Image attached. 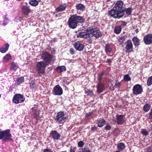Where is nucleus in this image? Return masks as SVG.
<instances>
[{
	"mask_svg": "<svg viewBox=\"0 0 152 152\" xmlns=\"http://www.w3.org/2000/svg\"><path fill=\"white\" fill-rule=\"evenodd\" d=\"M66 118L64 113L63 111H60L57 113L55 118V120L56 122L60 124L62 123V121H64Z\"/></svg>",
	"mask_w": 152,
	"mask_h": 152,
	"instance_id": "6",
	"label": "nucleus"
},
{
	"mask_svg": "<svg viewBox=\"0 0 152 152\" xmlns=\"http://www.w3.org/2000/svg\"><path fill=\"white\" fill-rule=\"evenodd\" d=\"M145 152H152V148L150 147H147Z\"/></svg>",
	"mask_w": 152,
	"mask_h": 152,
	"instance_id": "44",
	"label": "nucleus"
},
{
	"mask_svg": "<svg viewBox=\"0 0 152 152\" xmlns=\"http://www.w3.org/2000/svg\"><path fill=\"white\" fill-rule=\"evenodd\" d=\"M123 24L124 26H125L126 24V22H124L123 23Z\"/></svg>",
	"mask_w": 152,
	"mask_h": 152,
	"instance_id": "54",
	"label": "nucleus"
},
{
	"mask_svg": "<svg viewBox=\"0 0 152 152\" xmlns=\"http://www.w3.org/2000/svg\"><path fill=\"white\" fill-rule=\"evenodd\" d=\"M141 133L142 134L145 136L148 134V132L145 129H142Z\"/></svg>",
	"mask_w": 152,
	"mask_h": 152,
	"instance_id": "38",
	"label": "nucleus"
},
{
	"mask_svg": "<svg viewBox=\"0 0 152 152\" xmlns=\"http://www.w3.org/2000/svg\"><path fill=\"white\" fill-rule=\"evenodd\" d=\"M104 71H102L100 73L98 74L97 76V80L99 81H100L102 78L104 76Z\"/></svg>",
	"mask_w": 152,
	"mask_h": 152,
	"instance_id": "29",
	"label": "nucleus"
},
{
	"mask_svg": "<svg viewBox=\"0 0 152 152\" xmlns=\"http://www.w3.org/2000/svg\"><path fill=\"white\" fill-rule=\"evenodd\" d=\"M70 52L72 54H73L74 53V51L73 49L72 48H71L70 49Z\"/></svg>",
	"mask_w": 152,
	"mask_h": 152,
	"instance_id": "52",
	"label": "nucleus"
},
{
	"mask_svg": "<svg viewBox=\"0 0 152 152\" xmlns=\"http://www.w3.org/2000/svg\"><path fill=\"white\" fill-rule=\"evenodd\" d=\"M35 108H32V110L33 111L34 110H35Z\"/></svg>",
	"mask_w": 152,
	"mask_h": 152,
	"instance_id": "55",
	"label": "nucleus"
},
{
	"mask_svg": "<svg viewBox=\"0 0 152 152\" xmlns=\"http://www.w3.org/2000/svg\"><path fill=\"white\" fill-rule=\"evenodd\" d=\"M111 85H112V86H113V85L112 83L111 84Z\"/></svg>",
	"mask_w": 152,
	"mask_h": 152,
	"instance_id": "57",
	"label": "nucleus"
},
{
	"mask_svg": "<svg viewBox=\"0 0 152 152\" xmlns=\"http://www.w3.org/2000/svg\"><path fill=\"white\" fill-rule=\"evenodd\" d=\"M111 128V126L109 124H107L105 127V129L106 130H109Z\"/></svg>",
	"mask_w": 152,
	"mask_h": 152,
	"instance_id": "45",
	"label": "nucleus"
},
{
	"mask_svg": "<svg viewBox=\"0 0 152 152\" xmlns=\"http://www.w3.org/2000/svg\"><path fill=\"white\" fill-rule=\"evenodd\" d=\"M50 135L54 141L58 140L61 136V135L56 130L51 131L50 133Z\"/></svg>",
	"mask_w": 152,
	"mask_h": 152,
	"instance_id": "13",
	"label": "nucleus"
},
{
	"mask_svg": "<svg viewBox=\"0 0 152 152\" xmlns=\"http://www.w3.org/2000/svg\"><path fill=\"white\" fill-rule=\"evenodd\" d=\"M84 145V142L82 141H80L78 143V146L79 147H82Z\"/></svg>",
	"mask_w": 152,
	"mask_h": 152,
	"instance_id": "40",
	"label": "nucleus"
},
{
	"mask_svg": "<svg viewBox=\"0 0 152 152\" xmlns=\"http://www.w3.org/2000/svg\"><path fill=\"white\" fill-rule=\"evenodd\" d=\"M35 83H31L30 86L32 88H34L35 87Z\"/></svg>",
	"mask_w": 152,
	"mask_h": 152,
	"instance_id": "50",
	"label": "nucleus"
},
{
	"mask_svg": "<svg viewBox=\"0 0 152 152\" xmlns=\"http://www.w3.org/2000/svg\"><path fill=\"white\" fill-rule=\"evenodd\" d=\"M144 43L146 45H150L152 43V34H149L144 36L143 38Z\"/></svg>",
	"mask_w": 152,
	"mask_h": 152,
	"instance_id": "14",
	"label": "nucleus"
},
{
	"mask_svg": "<svg viewBox=\"0 0 152 152\" xmlns=\"http://www.w3.org/2000/svg\"><path fill=\"white\" fill-rule=\"evenodd\" d=\"M123 3L122 1H117L113 7L116 10H117L120 12H122L124 13L125 8L123 7Z\"/></svg>",
	"mask_w": 152,
	"mask_h": 152,
	"instance_id": "9",
	"label": "nucleus"
},
{
	"mask_svg": "<svg viewBox=\"0 0 152 152\" xmlns=\"http://www.w3.org/2000/svg\"><path fill=\"white\" fill-rule=\"evenodd\" d=\"M43 152H53L50 150L48 149H46L43 150Z\"/></svg>",
	"mask_w": 152,
	"mask_h": 152,
	"instance_id": "49",
	"label": "nucleus"
},
{
	"mask_svg": "<svg viewBox=\"0 0 152 152\" xmlns=\"http://www.w3.org/2000/svg\"><path fill=\"white\" fill-rule=\"evenodd\" d=\"M150 107V105L148 104H147L144 105L143 108L145 112H147L149 110Z\"/></svg>",
	"mask_w": 152,
	"mask_h": 152,
	"instance_id": "33",
	"label": "nucleus"
},
{
	"mask_svg": "<svg viewBox=\"0 0 152 152\" xmlns=\"http://www.w3.org/2000/svg\"><path fill=\"white\" fill-rule=\"evenodd\" d=\"M124 15V13L115 10L114 7L109 11L108 12V15L109 16L115 18H119L122 17Z\"/></svg>",
	"mask_w": 152,
	"mask_h": 152,
	"instance_id": "3",
	"label": "nucleus"
},
{
	"mask_svg": "<svg viewBox=\"0 0 152 152\" xmlns=\"http://www.w3.org/2000/svg\"><path fill=\"white\" fill-rule=\"evenodd\" d=\"M56 70L58 72H62L66 70V67L64 66H58L56 68Z\"/></svg>",
	"mask_w": 152,
	"mask_h": 152,
	"instance_id": "24",
	"label": "nucleus"
},
{
	"mask_svg": "<svg viewBox=\"0 0 152 152\" xmlns=\"http://www.w3.org/2000/svg\"><path fill=\"white\" fill-rule=\"evenodd\" d=\"M148 86H149L152 84V76L150 77L148 79L147 82Z\"/></svg>",
	"mask_w": 152,
	"mask_h": 152,
	"instance_id": "37",
	"label": "nucleus"
},
{
	"mask_svg": "<svg viewBox=\"0 0 152 152\" xmlns=\"http://www.w3.org/2000/svg\"><path fill=\"white\" fill-rule=\"evenodd\" d=\"M74 47L76 50L79 51H81L84 48L83 45L82 44H80L79 42H75Z\"/></svg>",
	"mask_w": 152,
	"mask_h": 152,
	"instance_id": "17",
	"label": "nucleus"
},
{
	"mask_svg": "<svg viewBox=\"0 0 152 152\" xmlns=\"http://www.w3.org/2000/svg\"><path fill=\"white\" fill-rule=\"evenodd\" d=\"M125 11H126V14L129 15L132 12V8H131L129 7L126 9H125Z\"/></svg>",
	"mask_w": 152,
	"mask_h": 152,
	"instance_id": "36",
	"label": "nucleus"
},
{
	"mask_svg": "<svg viewBox=\"0 0 152 152\" xmlns=\"http://www.w3.org/2000/svg\"><path fill=\"white\" fill-rule=\"evenodd\" d=\"M132 40L134 45L135 46H138L140 44V40L139 39L136 37H134L132 38Z\"/></svg>",
	"mask_w": 152,
	"mask_h": 152,
	"instance_id": "22",
	"label": "nucleus"
},
{
	"mask_svg": "<svg viewBox=\"0 0 152 152\" xmlns=\"http://www.w3.org/2000/svg\"><path fill=\"white\" fill-rule=\"evenodd\" d=\"M126 36H123L120 37L118 39V41L119 43L120 44H121L124 41L125 39L126 38Z\"/></svg>",
	"mask_w": 152,
	"mask_h": 152,
	"instance_id": "31",
	"label": "nucleus"
},
{
	"mask_svg": "<svg viewBox=\"0 0 152 152\" xmlns=\"http://www.w3.org/2000/svg\"><path fill=\"white\" fill-rule=\"evenodd\" d=\"M24 81V78L23 77H20L18 78L16 83H15V85H18L19 84L23 83Z\"/></svg>",
	"mask_w": 152,
	"mask_h": 152,
	"instance_id": "25",
	"label": "nucleus"
},
{
	"mask_svg": "<svg viewBox=\"0 0 152 152\" xmlns=\"http://www.w3.org/2000/svg\"><path fill=\"white\" fill-rule=\"evenodd\" d=\"M48 65V64L43 61L38 62L36 64L37 71L39 73H43L45 72V68Z\"/></svg>",
	"mask_w": 152,
	"mask_h": 152,
	"instance_id": "4",
	"label": "nucleus"
},
{
	"mask_svg": "<svg viewBox=\"0 0 152 152\" xmlns=\"http://www.w3.org/2000/svg\"><path fill=\"white\" fill-rule=\"evenodd\" d=\"M102 35V34L100 31L99 28L91 27L83 31L80 32L77 34V38L87 39L94 36L96 38H98L101 37Z\"/></svg>",
	"mask_w": 152,
	"mask_h": 152,
	"instance_id": "1",
	"label": "nucleus"
},
{
	"mask_svg": "<svg viewBox=\"0 0 152 152\" xmlns=\"http://www.w3.org/2000/svg\"><path fill=\"white\" fill-rule=\"evenodd\" d=\"M53 93L55 95H61L63 94L62 89L59 85H57L53 88Z\"/></svg>",
	"mask_w": 152,
	"mask_h": 152,
	"instance_id": "10",
	"label": "nucleus"
},
{
	"mask_svg": "<svg viewBox=\"0 0 152 152\" xmlns=\"http://www.w3.org/2000/svg\"><path fill=\"white\" fill-rule=\"evenodd\" d=\"M115 152H121L119 151H116Z\"/></svg>",
	"mask_w": 152,
	"mask_h": 152,
	"instance_id": "56",
	"label": "nucleus"
},
{
	"mask_svg": "<svg viewBox=\"0 0 152 152\" xmlns=\"http://www.w3.org/2000/svg\"><path fill=\"white\" fill-rule=\"evenodd\" d=\"M9 47V45L6 44L0 48V51L2 53H4L8 50Z\"/></svg>",
	"mask_w": 152,
	"mask_h": 152,
	"instance_id": "19",
	"label": "nucleus"
},
{
	"mask_svg": "<svg viewBox=\"0 0 152 152\" xmlns=\"http://www.w3.org/2000/svg\"><path fill=\"white\" fill-rule=\"evenodd\" d=\"M66 7V4H64L61 5L58 7L56 9V10L57 12H59L64 10Z\"/></svg>",
	"mask_w": 152,
	"mask_h": 152,
	"instance_id": "23",
	"label": "nucleus"
},
{
	"mask_svg": "<svg viewBox=\"0 0 152 152\" xmlns=\"http://www.w3.org/2000/svg\"><path fill=\"white\" fill-rule=\"evenodd\" d=\"M11 59V56L10 55L7 54L4 56L3 58V60L4 62H7Z\"/></svg>",
	"mask_w": 152,
	"mask_h": 152,
	"instance_id": "32",
	"label": "nucleus"
},
{
	"mask_svg": "<svg viewBox=\"0 0 152 152\" xmlns=\"http://www.w3.org/2000/svg\"><path fill=\"white\" fill-rule=\"evenodd\" d=\"M84 20L83 17L74 15L69 18L68 25L69 27L72 29H75L77 26V23H81L84 22Z\"/></svg>",
	"mask_w": 152,
	"mask_h": 152,
	"instance_id": "2",
	"label": "nucleus"
},
{
	"mask_svg": "<svg viewBox=\"0 0 152 152\" xmlns=\"http://www.w3.org/2000/svg\"><path fill=\"white\" fill-rule=\"evenodd\" d=\"M85 93L87 94L88 95L91 96L94 94V92L88 90V91H85Z\"/></svg>",
	"mask_w": 152,
	"mask_h": 152,
	"instance_id": "39",
	"label": "nucleus"
},
{
	"mask_svg": "<svg viewBox=\"0 0 152 152\" xmlns=\"http://www.w3.org/2000/svg\"><path fill=\"white\" fill-rule=\"evenodd\" d=\"M22 10L23 13L26 15H28L31 11V10L29 7L26 6H23Z\"/></svg>",
	"mask_w": 152,
	"mask_h": 152,
	"instance_id": "18",
	"label": "nucleus"
},
{
	"mask_svg": "<svg viewBox=\"0 0 152 152\" xmlns=\"http://www.w3.org/2000/svg\"><path fill=\"white\" fill-rule=\"evenodd\" d=\"M93 113V111L89 112L86 114V117H88L91 115Z\"/></svg>",
	"mask_w": 152,
	"mask_h": 152,
	"instance_id": "47",
	"label": "nucleus"
},
{
	"mask_svg": "<svg viewBox=\"0 0 152 152\" xmlns=\"http://www.w3.org/2000/svg\"><path fill=\"white\" fill-rule=\"evenodd\" d=\"M8 20H9L8 19H7V18L5 19L4 21L3 22V25L4 26H6L7 24V23H8Z\"/></svg>",
	"mask_w": 152,
	"mask_h": 152,
	"instance_id": "41",
	"label": "nucleus"
},
{
	"mask_svg": "<svg viewBox=\"0 0 152 152\" xmlns=\"http://www.w3.org/2000/svg\"><path fill=\"white\" fill-rule=\"evenodd\" d=\"M132 90L134 94L138 95L141 93L142 91V88L140 85L137 84L134 86Z\"/></svg>",
	"mask_w": 152,
	"mask_h": 152,
	"instance_id": "12",
	"label": "nucleus"
},
{
	"mask_svg": "<svg viewBox=\"0 0 152 152\" xmlns=\"http://www.w3.org/2000/svg\"><path fill=\"white\" fill-rule=\"evenodd\" d=\"M116 120L118 124H122L125 121V116L123 115H116Z\"/></svg>",
	"mask_w": 152,
	"mask_h": 152,
	"instance_id": "15",
	"label": "nucleus"
},
{
	"mask_svg": "<svg viewBox=\"0 0 152 152\" xmlns=\"http://www.w3.org/2000/svg\"><path fill=\"white\" fill-rule=\"evenodd\" d=\"M12 134L10 133V131L9 129L3 131V140L6 141L8 140H12Z\"/></svg>",
	"mask_w": 152,
	"mask_h": 152,
	"instance_id": "8",
	"label": "nucleus"
},
{
	"mask_svg": "<svg viewBox=\"0 0 152 152\" xmlns=\"http://www.w3.org/2000/svg\"><path fill=\"white\" fill-rule=\"evenodd\" d=\"M97 92L99 93L102 92L105 89L104 85L102 83L99 82L97 86Z\"/></svg>",
	"mask_w": 152,
	"mask_h": 152,
	"instance_id": "16",
	"label": "nucleus"
},
{
	"mask_svg": "<svg viewBox=\"0 0 152 152\" xmlns=\"http://www.w3.org/2000/svg\"><path fill=\"white\" fill-rule=\"evenodd\" d=\"M76 7L77 10H80L82 11L84 10L85 8V6L81 4H77L76 6Z\"/></svg>",
	"mask_w": 152,
	"mask_h": 152,
	"instance_id": "20",
	"label": "nucleus"
},
{
	"mask_svg": "<svg viewBox=\"0 0 152 152\" xmlns=\"http://www.w3.org/2000/svg\"><path fill=\"white\" fill-rule=\"evenodd\" d=\"M106 121L104 119L100 120L98 124V126L100 127H102L106 123Z\"/></svg>",
	"mask_w": 152,
	"mask_h": 152,
	"instance_id": "26",
	"label": "nucleus"
},
{
	"mask_svg": "<svg viewBox=\"0 0 152 152\" xmlns=\"http://www.w3.org/2000/svg\"><path fill=\"white\" fill-rule=\"evenodd\" d=\"M34 116L37 120H39L41 118V117L39 115V113L38 111H34Z\"/></svg>",
	"mask_w": 152,
	"mask_h": 152,
	"instance_id": "30",
	"label": "nucleus"
},
{
	"mask_svg": "<svg viewBox=\"0 0 152 152\" xmlns=\"http://www.w3.org/2000/svg\"><path fill=\"white\" fill-rule=\"evenodd\" d=\"M125 145L122 142H120L118 144L117 148L120 151H122L125 148Z\"/></svg>",
	"mask_w": 152,
	"mask_h": 152,
	"instance_id": "21",
	"label": "nucleus"
},
{
	"mask_svg": "<svg viewBox=\"0 0 152 152\" xmlns=\"http://www.w3.org/2000/svg\"><path fill=\"white\" fill-rule=\"evenodd\" d=\"M25 100V98L23 96L20 94H15L13 98V101L15 104H18L23 102Z\"/></svg>",
	"mask_w": 152,
	"mask_h": 152,
	"instance_id": "7",
	"label": "nucleus"
},
{
	"mask_svg": "<svg viewBox=\"0 0 152 152\" xmlns=\"http://www.w3.org/2000/svg\"><path fill=\"white\" fill-rule=\"evenodd\" d=\"M41 59L45 63L49 64L52 60V56L48 52H45L41 55Z\"/></svg>",
	"mask_w": 152,
	"mask_h": 152,
	"instance_id": "5",
	"label": "nucleus"
},
{
	"mask_svg": "<svg viewBox=\"0 0 152 152\" xmlns=\"http://www.w3.org/2000/svg\"><path fill=\"white\" fill-rule=\"evenodd\" d=\"M152 89V88H151Z\"/></svg>",
	"mask_w": 152,
	"mask_h": 152,
	"instance_id": "58",
	"label": "nucleus"
},
{
	"mask_svg": "<svg viewBox=\"0 0 152 152\" xmlns=\"http://www.w3.org/2000/svg\"><path fill=\"white\" fill-rule=\"evenodd\" d=\"M18 67V64L15 63H12L10 67V69L12 70H15Z\"/></svg>",
	"mask_w": 152,
	"mask_h": 152,
	"instance_id": "27",
	"label": "nucleus"
},
{
	"mask_svg": "<svg viewBox=\"0 0 152 152\" xmlns=\"http://www.w3.org/2000/svg\"><path fill=\"white\" fill-rule=\"evenodd\" d=\"M126 45L125 48L126 53H129L132 52L133 50V45L130 40H128L125 43Z\"/></svg>",
	"mask_w": 152,
	"mask_h": 152,
	"instance_id": "11",
	"label": "nucleus"
},
{
	"mask_svg": "<svg viewBox=\"0 0 152 152\" xmlns=\"http://www.w3.org/2000/svg\"><path fill=\"white\" fill-rule=\"evenodd\" d=\"M3 131L0 129V140H3Z\"/></svg>",
	"mask_w": 152,
	"mask_h": 152,
	"instance_id": "46",
	"label": "nucleus"
},
{
	"mask_svg": "<svg viewBox=\"0 0 152 152\" xmlns=\"http://www.w3.org/2000/svg\"><path fill=\"white\" fill-rule=\"evenodd\" d=\"M121 28L120 26H117L115 28V32L117 34H119L121 32Z\"/></svg>",
	"mask_w": 152,
	"mask_h": 152,
	"instance_id": "28",
	"label": "nucleus"
},
{
	"mask_svg": "<svg viewBox=\"0 0 152 152\" xmlns=\"http://www.w3.org/2000/svg\"><path fill=\"white\" fill-rule=\"evenodd\" d=\"M97 127L95 126L92 127L91 128V130L92 131H94L96 130Z\"/></svg>",
	"mask_w": 152,
	"mask_h": 152,
	"instance_id": "51",
	"label": "nucleus"
},
{
	"mask_svg": "<svg viewBox=\"0 0 152 152\" xmlns=\"http://www.w3.org/2000/svg\"><path fill=\"white\" fill-rule=\"evenodd\" d=\"M105 51L107 53H110L111 51L112 48L110 45H107L105 47Z\"/></svg>",
	"mask_w": 152,
	"mask_h": 152,
	"instance_id": "34",
	"label": "nucleus"
},
{
	"mask_svg": "<svg viewBox=\"0 0 152 152\" xmlns=\"http://www.w3.org/2000/svg\"><path fill=\"white\" fill-rule=\"evenodd\" d=\"M120 83L119 82H118L117 83H116L115 84V86L114 87H113V89H112V90H114V88H118L120 86Z\"/></svg>",
	"mask_w": 152,
	"mask_h": 152,
	"instance_id": "42",
	"label": "nucleus"
},
{
	"mask_svg": "<svg viewBox=\"0 0 152 152\" xmlns=\"http://www.w3.org/2000/svg\"><path fill=\"white\" fill-rule=\"evenodd\" d=\"M151 112L150 113L149 118H152V109L151 110Z\"/></svg>",
	"mask_w": 152,
	"mask_h": 152,
	"instance_id": "53",
	"label": "nucleus"
},
{
	"mask_svg": "<svg viewBox=\"0 0 152 152\" xmlns=\"http://www.w3.org/2000/svg\"><path fill=\"white\" fill-rule=\"evenodd\" d=\"M78 152H90L89 150H86L85 149H82L81 151Z\"/></svg>",
	"mask_w": 152,
	"mask_h": 152,
	"instance_id": "48",
	"label": "nucleus"
},
{
	"mask_svg": "<svg viewBox=\"0 0 152 152\" xmlns=\"http://www.w3.org/2000/svg\"><path fill=\"white\" fill-rule=\"evenodd\" d=\"M124 79L126 81H130L131 78L128 74H126L124 75Z\"/></svg>",
	"mask_w": 152,
	"mask_h": 152,
	"instance_id": "35",
	"label": "nucleus"
},
{
	"mask_svg": "<svg viewBox=\"0 0 152 152\" xmlns=\"http://www.w3.org/2000/svg\"><path fill=\"white\" fill-rule=\"evenodd\" d=\"M76 149V147H73L72 146H71L70 148V152H75Z\"/></svg>",
	"mask_w": 152,
	"mask_h": 152,
	"instance_id": "43",
	"label": "nucleus"
}]
</instances>
